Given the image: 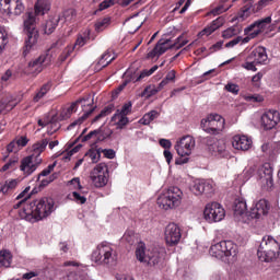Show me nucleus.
<instances>
[{"label":"nucleus","instance_id":"1","mask_svg":"<svg viewBox=\"0 0 280 280\" xmlns=\"http://www.w3.org/2000/svg\"><path fill=\"white\" fill-rule=\"evenodd\" d=\"M118 259L117 249L108 242L98 244L91 255V261L93 264H96V266H106L107 268L117 266Z\"/></svg>","mask_w":280,"mask_h":280},{"label":"nucleus","instance_id":"2","mask_svg":"<svg viewBox=\"0 0 280 280\" xmlns=\"http://www.w3.org/2000/svg\"><path fill=\"white\" fill-rule=\"evenodd\" d=\"M24 33L26 37L24 40L23 56H27V54L38 48V38H40V34L36 28V18L32 12L25 14Z\"/></svg>","mask_w":280,"mask_h":280},{"label":"nucleus","instance_id":"3","mask_svg":"<svg viewBox=\"0 0 280 280\" xmlns=\"http://www.w3.org/2000/svg\"><path fill=\"white\" fill-rule=\"evenodd\" d=\"M136 257L141 264L147 266H156L165 257V249L161 247H151L145 249L144 243H139L136 248Z\"/></svg>","mask_w":280,"mask_h":280},{"label":"nucleus","instance_id":"4","mask_svg":"<svg viewBox=\"0 0 280 280\" xmlns=\"http://www.w3.org/2000/svg\"><path fill=\"white\" fill-rule=\"evenodd\" d=\"M209 253L211 257H215V259L231 261L237 257L240 248L233 241H221L214 245H211Z\"/></svg>","mask_w":280,"mask_h":280},{"label":"nucleus","instance_id":"5","mask_svg":"<svg viewBox=\"0 0 280 280\" xmlns=\"http://www.w3.org/2000/svg\"><path fill=\"white\" fill-rule=\"evenodd\" d=\"M25 215H33L36 220H44L54 213V199H37L24 207Z\"/></svg>","mask_w":280,"mask_h":280},{"label":"nucleus","instance_id":"6","mask_svg":"<svg viewBox=\"0 0 280 280\" xmlns=\"http://www.w3.org/2000/svg\"><path fill=\"white\" fill-rule=\"evenodd\" d=\"M279 242H277L272 236L262 237L257 252L259 260L266 262L275 261V259L279 257Z\"/></svg>","mask_w":280,"mask_h":280},{"label":"nucleus","instance_id":"7","mask_svg":"<svg viewBox=\"0 0 280 280\" xmlns=\"http://www.w3.org/2000/svg\"><path fill=\"white\" fill-rule=\"evenodd\" d=\"M183 196L180 188L176 186L170 187L158 197V206L160 209H164V211L176 209V207H180Z\"/></svg>","mask_w":280,"mask_h":280},{"label":"nucleus","instance_id":"8","mask_svg":"<svg viewBox=\"0 0 280 280\" xmlns=\"http://www.w3.org/2000/svg\"><path fill=\"white\" fill-rule=\"evenodd\" d=\"M187 43L188 40L183 39V36L177 37L175 42H172L170 38H161L155 47L148 52V58H161L167 49H180L182 47H185Z\"/></svg>","mask_w":280,"mask_h":280},{"label":"nucleus","instance_id":"9","mask_svg":"<svg viewBox=\"0 0 280 280\" xmlns=\"http://www.w3.org/2000/svg\"><path fill=\"white\" fill-rule=\"evenodd\" d=\"M201 128L208 135H219L224 128V118L218 114H210L201 119Z\"/></svg>","mask_w":280,"mask_h":280},{"label":"nucleus","instance_id":"10","mask_svg":"<svg viewBox=\"0 0 280 280\" xmlns=\"http://www.w3.org/2000/svg\"><path fill=\"white\" fill-rule=\"evenodd\" d=\"M108 165H106V163L97 164L90 173L92 185L97 189L108 185Z\"/></svg>","mask_w":280,"mask_h":280},{"label":"nucleus","instance_id":"11","mask_svg":"<svg viewBox=\"0 0 280 280\" xmlns=\"http://www.w3.org/2000/svg\"><path fill=\"white\" fill-rule=\"evenodd\" d=\"M226 215V211L222 208V205L218 202L208 203L203 211V217L207 222H222Z\"/></svg>","mask_w":280,"mask_h":280},{"label":"nucleus","instance_id":"12","mask_svg":"<svg viewBox=\"0 0 280 280\" xmlns=\"http://www.w3.org/2000/svg\"><path fill=\"white\" fill-rule=\"evenodd\" d=\"M258 183L264 191H270L275 187L272 178V167L270 164H264L258 170Z\"/></svg>","mask_w":280,"mask_h":280},{"label":"nucleus","instance_id":"13","mask_svg":"<svg viewBox=\"0 0 280 280\" xmlns=\"http://www.w3.org/2000/svg\"><path fill=\"white\" fill-rule=\"evenodd\" d=\"M158 69H159V66H153L149 70H143L139 77H135V74H132V72H130V71L125 72L122 75L124 81L118 86V92L120 93V91H124L126 89V86H128V84H130V82H133V83L141 82V80H143V78H150V75H152V73H154Z\"/></svg>","mask_w":280,"mask_h":280},{"label":"nucleus","instance_id":"14","mask_svg":"<svg viewBox=\"0 0 280 280\" xmlns=\"http://www.w3.org/2000/svg\"><path fill=\"white\" fill-rule=\"evenodd\" d=\"M190 190L195 196H202V194H205V196L209 197L215 191V188L211 179H196Z\"/></svg>","mask_w":280,"mask_h":280},{"label":"nucleus","instance_id":"15","mask_svg":"<svg viewBox=\"0 0 280 280\" xmlns=\"http://www.w3.org/2000/svg\"><path fill=\"white\" fill-rule=\"evenodd\" d=\"M196 148V139L191 136H185L175 144V150L178 156H189L191 150Z\"/></svg>","mask_w":280,"mask_h":280},{"label":"nucleus","instance_id":"16","mask_svg":"<svg viewBox=\"0 0 280 280\" xmlns=\"http://www.w3.org/2000/svg\"><path fill=\"white\" fill-rule=\"evenodd\" d=\"M43 163L42 158L35 155H28L21 161L20 170L24 176H32L35 170H38V165Z\"/></svg>","mask_w":280,"mask_h":280},{"label":"nucleus","instance_id":"17","mask_svg":"<svg viewBox=\"0 0 280 280\" xmlns=\"http://www.w3.org/2000/svg\"><path fill=\"white\" fill-rule=\"evenodd\" d=\"M164 237L167 246H176V244L180 242V237H183V234H180V228L175 223H170L165 228Z\"/></svg>","mask_w":280,"mask_h":280},{"label":"nucleus","instance_id":"18","mask_svg":"<svg viewBox=\"0 0 280 280\" xmlns=\"http://www.w3.org/2000/svg\"><path fill=\"white\" fill-rule=\"evenodd\" d=\"M49 57L47 55H42L37 59L28 62L27 67L25 68V73L28 75H38L47 67V60Z\"/></svg>","mask_w":280,"mask_h":280},{"label":"nucleus","instance_id":"19","mask_svg":"<svg viewBox=\"0 0 280 280\" xmlns=\"http://www.w3.org/2000/svg\"><path fill=\"white\" fill-rule=\"evenodd\" d=\"M280 121V115L277 110H269L266 112L261 116V126L265 128V130H272L277 124Z\"/></svg>","mask_w":280,"mask_h":280},{"label":"nucleus","instance_id":"20","mask_svg":"<svg viewBox=\"0 0 280 280\" xmlns=\"http://www.w3.org/2000/svg\"><path fill=\"white\" fill-rule=\"evenodd\" d=\"M268 211H270L268 201L266 199H260L246 215L252 219H259L261 215H267Z\"/></svg>","mask_w":280,"mask_h":280},{"label":"nucleus","instance_id":"21","mask_svg":"<svg viewBox=\"0 0 280 280\" xmlns=\"http://www.w3.org/2000/svg\"><path fill=\"white\" fill-rule=\"evenodd\" d=\"M247 60H253L256 65H268V52H266V47H256L250 51Z\"/></svg>","mask_w":280,"mask_h":280},{"label":"nucleus","instance_id":"22","mask_svg":"<svg viewBox=\"0 0 280 280\" xmlns=\"http://www.w3.org/2000/svg\"><path fill=\"white\" fill-rule=\"evenodd\" d=\"M21 103V98H16L12 94H4L0 96V113H4V110H12Z\"/></svg>","mask_w":280,"mask_h":280},{"label":"nucleus","instance_id":"23","mask_svg":"<svg viewBox=\"0 0 280 280\" xmlns=\"http://www.w3.org/2000/svg\"><path fill=\"white\" fill-rule=\"evenodd\" d=\"M232 145L235 150L246 152L253 148V140L247 136L237 135L233 137Z\"/></svg>","mask_w":280,"mask_h":280},{"label":"nucleus","instance_id":"24","mask_svg":"<svg viewBox=\"0 0 280 280\" xmlns=\"http://www.w3.org/2000/svg\"><path fill=\"white\" fill-rule=\"evenodd\" d=\"M269 23H272V18L270 16L257 20L249 26H247V32H253L254 34H257V36H259V34H261L266 30V27H268Z\"/></svg>","mask_w":280,"mask_h":280},{"label":"nucleus","instance_id":"25","mask_svg":"<svg viewBox=\"0 0 280 280\" xmlns=\"http://www.w3.org/2000/svg\"><path fill=\"white\" fill-rule=\"evenodd\" d=\"M35 12H31L34 16H44L49 10H51V0H37L35 3Z\"/></svg>","mask_w":280,"mask_h":280},{"label":"nucleus","instance_id":"26","mask_svg":"<svg viewBox=\"0 0 280 280\" xmlns=\"http://www.w3.org/2000/svg\"><path fill=\"white\" fill-rule=\"evenodd\" d=\"M60 21H62V18L60 15L49 16L46 23L44 24V34H47L48 36L49 34H54Z\"/></svg>","mask_w":280,"mask_h":280},{"label":"nucleus","instance_id":"27","mask_svg":"<svg viewBox=\"0 0 280 280\" xmlns=\"http://www.w3.org/2000/svg\"><path fill=\"white\" fill-rule=\"evenodd\" d=\"M248 206L246 205V200L244 199H236L234 201V208H233V211H234V215L235 218H244V215H248Z\"/></svg>","mask_w":280,"mask_h":280},{"label":"nucleus","instance_id":"28","mask_svg":"<svg viewBox=\"0 0 280 280\" xmlns=\"http://www.w3.org/2000/svg\"><path fill=\"white\" fill-rule=\"evenodd\" d=\"M10 8L7 9L8 14H13V16H21L25 12V4L21 0H11Z\"/></svg>","mask_w":280,"mask_h":280},{"label":"nucleus","instance_id":"29","mask_svg":"<svg viewBox=\"0 0 280 280\" xmlns=\"http://www.w3.org/2000/svg\"><path fill=\"white\" fill-rule=\"evenodd\" d=\"M224 25V18L220 16L217 20L212 21V23L203 28L199 34L200 36H211L215 30H220Z\"/></svg>","mask_w":280,"mask_h":280},{"label":"nucleus","instance_id":"30","mask_svg":"<svg viewBox=\"0 0 280 280\" xmlns=\"http://www.w3.org/2000/svg\"><path fill=\"white\" fill-rule=\"evenodd\" d=\"M88 110L83 108L84 114L77 120L72 121L69 126H68V130H73L74 126H81V124H84V121H86V119H89L90 115H93V112L95 110V107H93V105L91 103L88 104Z\"/></svg>","mask_w":280,"mask_h":280},{"label":"nucleus","instance_id":"31","mask_svg":"<svg viewBox=\"0 0 280 280\" xmlns=\"http://www.w3.org/2000/svg\"><path fill=\"white\" fill-rule=\"evenodd\" d=\"M112 121L114 122L115 126H117V130H124L126 126H128V122L130 121L128 119V116L124 114H119V112H116L114 116L112 117Z\"/></svg>","mask_w":280,"mask_h":280},{"label":"nucleus","instance_id":"32","mask_svg":"<svg viewBox=\"0 0 280 280\" xmlns=\"http://www.w3.org/2000/svg\"><path fill=\"white\" fill-rule=\"evenodd\" d=\"M49 144V139L44 138L37 142H35L32 147L33 154L31 156H37V159H40V154L45 152V149Z\"/></svg>","mask_w":280,"mask_h":280},{"label":"nucleus","instance_id":"33","mask_svg":"<svg viewBox=\"0 0 280 280\" xmlns=\"http://www.w3.org/2000/svg\"><path fill=\"white\" fill-rule=\"evenodd\" d=\"M91 40V31H84L82 34L77 36L75 43L72 46V49H82L86 43Z\"/></svg>","mask_w":280,"mask_h":280},{"label":"nucleus","instance_id":"34","mask_svg":"<svg viewBox=\"0 0 280 280\" xmlns=\"http://www.w3.org/2000/svg\"><path fill=\"white\" fill-rule=\"evenodd\" d=\"M108 58H110V50H107L102 55L101 59L96 63V67H95L96 71H100L105 67H108L113 62V60H115V57H112L109 60Z\"/></svg>","mask_w":280,"mask_h":280},{"label":"nucleus","instance_id":"35","mask_svg":"<svg viewBox=\"0 0 280 280\" xmlns=\"http://www.w3.org/2000/svg\"><path fill=\"white\" fill-rule=\"evenodd\" d=\"M160 113L156 112L155 109L143 115V117L139 120V124H142V126H150L154 119H159Z\"/></svg>","mask_w":280,"mask_h":280},{"label":"nucleus","instance_id":"36","mask_svg":"<svg viewBox=\"0 0 280 280\" xmlns=\"http://www.w3.org/2000/svg\"><path fill=\"white\" fill-rule=\"evenodd\" d=\"M210 152L215 156H224V153L226 152V144H224V141L217 140L214 147L210 148Z\"/></svg>","mask_w":280,"mask_h":280},{"label":"nucleus","instance_id":"37","mask_svg":"<svg viewBox=\"0 0 280 280\" xmlns=\"http://www.w3.org/2000/svg\"><path fill=\"white\" fill-rule=\"evenodd\" d=\"M12 264V254L8 250L0 252V266L3 268H10Z\"/></svg>","mask_w":280,"mask_h":280},{"label":"nucleus","instance_id":"38","mask_svg":"<svg viewBox=\"0 0 280 280\" xmlns=\"http://www.w3.org/2000/svg\"><path fill=\"white\" fill-rule=\"evenodd\" d=\"M49 91H51V82L45 83L40 88V90L34 96L33 102H40V100H43V97H45Z\"/></svg>","mask_w":280,"mask_h":280},{"label":"nucleus","instance_id":"39","mask_svg":"<svg viewBox=\"0 0 280 280\" xmlns=\"http://www.w3.org/2000/svg\"><path fill=\"white\" fill-rule=\"evenodd\" d=\"M91 100V95L86 96L85 98H79L74 103H72L68 108L66 113V117H71L75 110H78V104H84V102H89Z\"/></svg>","mask_w":280,"mask_h":280},{"label":"nucleus","instance_id":"40","mask_svg":"<svg viewBox=\"0 0 280 280\" xmlns=\"http://www.w3.org/2000/svg\"><path fill=\"white\" fill-rule=\"evenodd\" d=\"M32 195H30V187H26L22 192H20L16 197V200H20L15 206L14 209H19L21 205L27 202Z\"/></svg>","mask_w":280,"mask_h":280},{"label":"nucleus","instance_id":"41","mask_svg":"<svg viewBox=\"0 0 280 280\" xmlns=\"http://www.w3.org/2000/svg\"><path fill=\"white\" fill-rule=\"evenodd\" d=\"M102 148H95V149H90L85 156H89L91 159L92 163H97L100 159L102 158Z\"/></svg>","mask_w":280,"mask_h":280},{"label":"nucleus","instance_id":"42","mask_svg":"<svg viewBox=\"0 0 280 280\" xmlns=\"http://www.w3.org/2000/svg\"><path fill=\"white\" fill-rule=\"evenodd\" d=\"M75 16H78V12H75V9H68L63 11L62 15H60L61 21L65 23H71L72 21H75Z\"/></svg>","mask_w":280,"mask_h":280},{"label":"nucleus","instance_id":"43","mask_svg":"<svg viewBox=\"0 0 280 280\" xmlns=\"http://www.w3.org/2000/svg\"><path fill=\"white\" fill-rule=\"evenodd\" d=\"M242 31L237 26H232L223 31L222 38L229 39L233 38V36H237Z\"/></svg>","mask_w":280,"mask_h":280},{"label":"nucleus","instance_id":"44","mask_svg":"<svg viewBox=\"0 0 280 280\" xmlns=\"http://www.w3.org/2000/svg\"><path fill=\"white\" fill-rule=\"evenodd\" d=\"M96 130L100 131L98 133H96L97 141H105V139L110 138V136L113 135V130L110 129H104L101 127Z\"/></svg>","mask_w":280,"mask_h":280},{"label":"nucleus","instance_id":"45","mask_svg":"<svg viewBox=\"0 0 280 280\" xmlns=\"http://www.w3.org/2000/svg\"><path fill=\"white\" fill-rule=\"evenodd\" d=\"M217 142H218V139L213 136H208L201 139V143H203V145H207L209 152H211V149L215 147Z\"/></svg>","mask_w":280,"mask_h":280},{"label":"nucleus","instance_id":"46","mask_svg":"<svg viewBox=\"0 0 280 280\" xmlns=\"http://www.w3.org/2000/svg\"><path fill=\"white\" fill-rule=\"evenodd\" d=\"M245 38L242 37L241 43L242 45H246V43H250L253 38H257V33H254L253 31H248V27L244 30Z\"/></svg>","mask_w":280,"mask_h":280},{"label":"nucleus","instance_id":"47","mask_svg":"<svg viewBox=\"0 0 280 280\" xmlns=\"http://www.w3.org/2000/svg\"><path fill=\"white\" fill-rule=\"evenodd\" d=\"M116 113H119L120 115H125L126 117H128V115L132 113V102L125 103L121 109H117Z\"/></svg>","mask_w":280,"mask_h":280},{"label":"nucleus","instance_id":"48","mask_svg":"<svg viewBox=\"0 0 280 280\" xmlns=\"http://www.w3.org/2000/svg\"><path fill=\"white\" fill-rule=\"evenodd\" d=\"M110 113H113V106L105 107L97 116H95L93 122L100 121V119L107 117V115H110Z\"/></svg>","mask_w":280,"mask_h":280},{"label":"nucleus","instance_id":"49","mask_svg":"<svg viewBox=\"0 0 280 280\" xmlns=\"http://www.w3.org/2000/svg\"><path fill=\"white\" fill-rule=\"evenodd\" d=\"M122 240L125 242H127V244H135V241L137 240V236H135V232L133 231H128L124 234Z\"/></svg>","mask_w":280,"mask_h":280},{"label":"nucleus","instance_id":"50","mask_svg":"<svg viewBox=\"0 0 280 280\" xmlns=\"http://www.w3.org/2000/svg\"><path fill=\"white\" fill-rule=\"evenodd\" d=\"M10 43L8 39V34L0 33V56L3 54V50L5 49V46Z\"/></svg>","mask_w":280,"mask_h":280},{"label":"nucleus","instance_id":"51","mask_svg":"<svg viewBox=\"0 0 280 280\" xmlns=\"http://www.w3.org/2000/svg\"><path fill=\"white\" fill-rule=\"evenodd\" d=\"M97 135H100V130H93L90 131L86 136H80L81 141L84 143L85 141H89L91 139H97Z\"/></svg>","mask_w":280,"mask_h":280},{"label":"nucleus","instance_id":"52","mask_svg":"<svg viewBox=\"0 0 280 280\" xmlns=\"http://www.w3.org/2000/svg\"><path fill=\"white\" fill-rule=\"evenodd\" d=\"M19 163V158H13L7 164H4L1 168V172H8V170H13L14 165Z\"/></svg>","mask_w":280,"mask_h":280},{"label":"nucleus","instance_id":"53","mask_svg":"<svg viewBox=\"0 0 280 280\" xmlns=\"http://www.w3.org/2000/svg\"><path fill=\"white\" fill-rule=\"evenodd\" d=\"M72 198H73L74 202H77L78 205H84V202H86V197L82 196L78 191L72 192Z\"/></svg>","mask_w":280,"mask_h":280},{"label":"nucleus","instance_id":"54","mask_svg":"<svg viewBox=\"0 0 280 280\" xmlns=\"http://www.w3.org/2000/svg\"><path fill=\"white\" fill-rule=\"evenodd\" d=\"M230 8H231V4H229V5L221 4L217 8H214L211 11V14H213L214 16H218V14H222V12H226V10H229Z\"/></svg>","mask_w":280,"mask_h":280},{"label":"nucleus","instance_id":"55","mask_svg":"<svg viewBox=\"0 0 280 280\" xmlns=\"http://www.w3.org/2000/svg\"><path fill=\"white\" fill-rule=\"evenodd\" d=\"M225 91H228L229 93H233L234 95H237V93H240V85L235 83H228L225 85Z\"/></svg>","mask_w":280,"mask_h":280},{"label":"nucleus","instance_id":"56","mask_svg":"<svg viewBox=\"0 0 280 280\" xmlns=\"http://www.w3.org/2000/svg\"><path fill=\"white\" fill-rule=\"evenodd\" d=\"M159 93V90L152 89V86H148L143 90L141 96L142 97H152V95H156Z\"/></svg>","mask_w":280,"mask_h":280},{"label":"nucleus","instance_id":"57","mask_svg":"<svg viewBox=\"0 0 280 280\" xmlns=\"http://www.w3.org/2000/svg\"><path fill=\"white\" fill-rule=\"evenodd\" d=\"M257 65L253 60H247L245 63H243V68L247 71H257Z\"/></svg>","mask_w":280,"mask_h":280},{"label":"nucleus","instance_id":"58","mask_svg":"<svg viewBox=\"0 0 280 280\" xmlns=\"http://www.w3.org/2000/svg\"><path fill=\"white\" fill-rule=\"evenodd\" d=\"M73 54V47H68L63 50V52L60 55L59 60L60 62H65L67 60L68 56H71Z\"/></svg>","mask_w":280,"mask_h":280},{"label":"nucleus","instance_id":"59","mask_svg":"<svg viewBox=\"0 0 280 280\" xmlns=\"http://www.w3.org/2000/svg\"><path fill=\"white\" fill-rule=\"evenodd\" d=\"M55 167H56V162H54L52 164L48 165L47 168L42 171L38 176L39 177L40 176H49L51 174V172H54Z\"/></svg>","mask_w":280,"mask_h":280},{"label":"nucleus","instance_id":"60","mask_svg":"<svg viewBox=\"0 0 280 280\" xmlns=\"http://www.w3.org/2000/svg\"><path fill=\"white\" fill-rule=\"evenodd\" d=\"M10 78H12V70H7L5 73L1 77V84L8 86V82H10Z\"/></svg>","mask_w":280,"mask_h":280},{"label":"nucleus","instance_id":"61","mask_svg":"<svg viewBox=\"0 0 280 280\" xmlns=\"http://www.w3.org/2000/svg\"><path fill=\"white\" fill-rule=\"evenodd\" d=\"M275 0H260L256 5V10H264V8L270 5Z\"/></svg>","mask_w":280,"mask_h":280},{"label":"nucleus","instance_id":"62","mask_svg":"<svg viewBox=\"0 0 280 280\" xmlns=\"http://www.w3.org/2000/svg\"><path fill=\"white\" fill-rule=\"evenodd\" d=\"M240 43H242V36H237L236 38L230 40L229 43L225 44V47L228 49H231L235 47V45H240Z\"/></svg>","mask_w":280,"mask_h":280},{"label":"nucleus","instance_id":"63","mask_svg":"<svg viewBox=\"0 0 280 280\" xmlns=\"http://www.w3.org/2000/svg\"><path fill=\"white\" fill-rule=\"evenodd\" d=\"M110 5H115V0H104L101 4H100V10H107V8H110Z\"/></svg>","mask_w":280,"mask_h":280},{"label":"nucleus","instance_id":"64","mask_svg":"<svg viewBox=\"0 0 280 280\" xmlns=\"http://www.w3.org/2000/svg\"><path fill=\"white\" fill-rule=\"evenodd\" d=\"M210 280H231V278L224 273H214L211 276Z\"/></svg>","mask_w":280,"mask_h":280}]
</instances>
